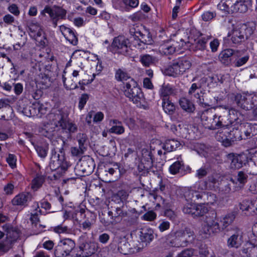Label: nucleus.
Segmentation results:
<instances>
[{
    "instance_id": "1",
    "label": "nucleus",
    "mask_w": 257,
    "mask_h": 257,
    "mask_svg": "<svg viewBox=\"0 0 257 257\" xmlns=\"http://www.w3.org/2000/svg\"><path fill=\"white\" fill-rule=\"evenodd\" d=\"M194 238L193 231L186 227L184 229L171 231L167 235V244L171 247H186L189 242V239Z\"/></svg>"
},
{
    "instance_id": "2",
    "label": "nucleus",
    "mask_w": 257,
    "mask_h": 257,
    "mask_svg": "<svg viewBox=\"0 0 257 257\" xmlns=\"http://www.w3.org/2000/svg\"><path fill=\"white\" fill-rule=\"evenodd\" d=\"M48 117L56 127L74 133L77 131L76 124L68 121V115L61 109H56L50 113Z\"/></svg>"
},
{
    "instance_id": "3",
    "label": "nucleus",
    "mask_w": 257,
    "mask_h": 257,
    "mask_svg": "<svg viewBox=\"0 0 257 257\" xmlns=\"http://www.w3.org/2000/svg\"><path fill=\"white\" fill-rule=\"evenodd\" d=\"M59 144L60 147H57L56 145V142H54V146H55V150H58L59 153H57L56 152H52V157L50 162V167L52 170H62L61 173H64L70 166L69 163L66 161L64 153L63 152V146L64 145V141L60 139L59 140ZM56 143L59 144L58 141Z\"/></svg>"
},
{
    "instance_id": "4",
    "label": "nucleus",
    "mask_w": 257,
    "mask_h": 257,
    "mask_svg": "<svg viewBox=\"0 0 257 257\" xmlns=\"http://www.w3.org/2000/svg\"><path fill=\"white\" fill-rule=\"evenodd\" d=\"M59 144L60 147H57L56 145V142H54V146H55V150H58L59 153H57L56 152H52V157L50 162V167L52 170H62L61 173H64L70 166L69 163L66 161L64 153L63 152V146L64 145V141L60 139L59 140ZM56 143L59 144L58 141Z\"/></svg>"
},
{
    "instance_id": "5",
    "label": "nucleus",
    "mask_w": 257,
    "mask_h": 257,
    "mask_svg": "<svg viewBox=\"0 0 257 257\" xmlns=\"http://www.w3.org/2000/svg\"><path fill=\"white\" fill-rule=\"evenodd\" d=\"M255 30V27L249 24H242L237 26L232 30L231 42L234 44H240L247 40Z\"/></svg>"
},
{
    "instance_id": "6",
    "label": "nucleus",
    "mask_w": 257,
    "mask_h": 257,
    "mask_svg": "<svg viewBox=\"0 0 257 257\" xmlns=\"http://www.w3.org/2000/svg\"><path fill=\"white\" fill-rule=\"evenodd\" d=\"M249 0H222L217 5L218 8L227 14L245 13L248 8L246 3Z\"/></svg>"
},
{
    "instance_id": "7",
    "label": "nucleus",
    "mask_w": 257,
    "mask_h": 257,
    "mask_svg": "<svg viewBox=\"0 0 257 257\" xmlns=\"http://www.w3.org/2000/svg\"><path fill=\"white\" fill-rule=\"evenodd\" d=\"M191 66L190 58L183 57L174 60L165 70L167 75L174 77L182 75Z\"/></svg>"
},
{
    "instance_id": "8",
    "label": "nucleus",
    "mask_w": 257,
    "mask_h": 257,
    "mask_svg": "<svg viewBox=\"0 0 257 257\" xmlns=\"http://www.w3.org/2000/svg\"><path fill=\"white\" fill-rule=\"evenodd\" d=\"M3 228L6 232V239L0 243V251L7 252L19 238L20 232L11 224H6L3 226Z\"/></svg>"
},
{
    "instance_id": "9",
    "label": "nucleus",
    "mask_w": 257,
    "mask_h": 257,
    "mask_svg": "<svg viewBox=\"0 0 257 257\" xmlns=\"http://www.w3.org/2000/svg\"><path fill=\"white\" fill-rule=\"evenodd\" d=\"M220 231V227L217 220V213L215 211H211L205 216L204 224L202 225L200 232L207 237L212 233Z\"/></svg>"
},
{
    "instance_id": "10",
    "label": "nucleus",
    "mask_w": 257,
    "mask_h": 257,
    "mask_svg": "<svg viewBox=\"0 0 257 257\" xmlns=\"http://www.w3.org/2000/svg\"><path fill=\"white\" fill-rule=\"evenodd\" d=\"M124 84V95L135 103L140 102L143 94L137 83L133 79H131Z\"/></svg>"
},
{
    "instance_id": "11",
    "label": "nucleus",
    "mask_w": 257,
    "mask_h": 257,
    "mask_svg": "<svg viewBox=\"0 0 257 257\" xmlns=\"http://www.w3.org/2000/svg\"><path fill=\"white\" fill-rule=\"evenodd\" d=\"M95 166L94 162L92 158L84 157L80 160L75 167V170L80 176H88L93 172Z\"/></svg>"
},
{
    "instance_id": "12",
    "label": "nucleus",
    "mask_w": 257,
    "mask_h": 257,
    "mask_svg": "<svg viewBox=\"0 0 257 257\" xmlns=\"http://www.w3.org/2000/svg\"><path fill=\"white\" fill-rule=\"evenodd\" d=\"M97 245L93 242H84L80 244L73 252L72 257H89L97 250Z\"/></svg>"
},
{
    "instance_id": "13",
    "label": "nucleus",
    "mask_w": 257,
    "mask_h": 257,
    "mask_svg": "<svg viewBox=\"0 0 257 257\" xmlns=\"http://www.w3.org/2000/svg\"><path fill=\"white\" fill-rule=\"evenodd\" d=\"M186 44L181 39L178 41L171 40L162 44L159 48V51L164 55H171L176 51L180 50Z\"/></svg>"
},
{
    "instance_id": "14",
    "label": "nucleus",
    "mask_w": 257,
    "mask_h": 257,
    "mask_svg": "<svg viewBox=\"0 0 257 257\" xmlns=\"http://www.w3.org/2000/svg\"><path fill=\"white\" fill-rule=\"evenodd\" d=\"M45 13H47L49 15L54 26L56 27L57 25L58 21L59 19H63L65 17L66 11L59 7H54L53 8L46 7L44 10L41 12L42 15H44Z\"/></svg>"
},
{
    "instance_id": "15",
    "label": "nucleus",
    "mask_w": 257,
    "mask_h": 257,
    "mask_svg": "<svg viewBox=\"0 0 257 257\" xmlns=\"http://www.w3.org/2000/svg\"><path fill=\"white\" fill-rule=\"evenodd\" d=\"M110 246L114 250L117 249L119 252L124 254H127L130 252V245L126 238L124 236H115Z\"/></svg>"
},
{
    "instance_id": "16",
    "label": "nucleus",
    "mask_w": 257,
    "mask_h": 257,
    "mask_svg": "<svg viewBox=\"0 0 257 257\" xmlns=\"http://www.w3.org/2000/svg\"><path fill=\"white\" fill-rule=\"evenodd\" d=\"M129 41L124 36H119L115 37L112 43L113 49L118 53L126 55L129 54Z\"/></svg>"
},
{
    "instance_id": "17",
    "label": "nucleus",
    "mask_w": 257,
    "mask_h": 257,
    "mask_svg": "<svg viewBox=\"0 0 257 257\" xmlns=\"http://www.w3.org/2000/svg\"><path fill=\"white\" fill-rule=\"evenodd\" d=\"M208 211L207 208L202 205H197L192 202H188L184 205L183 211L184 213L193 217L203 216Z\"/></svg>"
},
{
    "instance_id": "18",
    "label": "nucleus",
    "mask_w": 257,
    "mask_h": 257,
    "mask_svg": "<svg viewBox=\"0 0 257 257\" xmlns=\"http://www.w3.org/2000/svg\"><path fill=\"white\" fill-rule=\"evenodd\" d=\"M243 232L239 228H236L234 232L227 240V245L229 248H239L243 243Z\"/></svg>"
},
{
    "instance_id": "19",
    "label": "nucleus",
    "mask_w": 257,
    "mask_h": 257,
    "mask_svg": "<svg viewBox=\"0 0 257 257\" xmlns=\"http://www.w3.org/2000/svg\"><path fill=\"white\" fill-rule=\"evenodd\" d=\"M222 113H227V111H221L219 107L215 113V117H214V119H213L210 130H214L221 127H228L227 123L229 122L226 118L224 117Z\"/></svg>"
},
{
    "instance_id": "20",
    "label": "nucleus",
    "mask_w": 257,
    "mask_h": 257,
    "mask_svg": "<svg viewBox=\"0 0 257 257\" xmlns=\"http://www.w3.org/2000/svg\"><path fill=\"white\" fill-rule=\"evenodd\" d=\"M114 221L115 223L119 221L122 218L125 217H128L130 218L128 219V221L129 222V225H132L135 223L137 219V217L136 215L132 214L131 212L124 211L122 210V209L120 207H117L115 210V212L114 213Z\"/></svg>"
},
{
    "instance_id": "21",
    "label": "nucleus",
    "mask_w": 257,
    "mask_h": 257,
    "mask_svg": "<svg viewBox=\"0 0 257 257\" xmlns=\"http://www.w3.org/2000/svg\"><path fill=\"white\" fill-rule=\"evenodd\" d=\"M240 55V51L234 50L232 49H226L223 50L219 55V59L222 63L228 65L231 61V57L234 56L238 57Z\"/></svg>"
},
{
    "instance_id": "22",
    "label": "nucleus",
    "mask_w": 257,
    "mask_h": 257,
    "mask_svg": "<svg viewBox=\"0 0 257 257\" xmlns=\"http://www.w3.org/2000/svg\"><path fill=\"white\" fill-rule=\"evenodd\" d=\"M221 111H227V113H222L224 118L228 121L229 123H227L228 126L232 124V123L237 120L238 119V115H240V113L234 108H229L227 106H220L219 107Z\"/></svg>"
},
{
    "instance_id": "23",
    "label": "nucleus",
    "mask_w": 257,
    "mask_h": 257,
    "mask_svg": "<svg viewBox=\"0 0 257 257\" xmlns=\"http://www.w3.org/2000/svg\"><path fill=\"white\" fill-rule=\"evenodd\" d=\"M214 117H215V113L212 109H209L203 111L201 115V120L202 125L206 128L210 130Z\"/></svg>"
},
{
    "instance_id": "24",
    "label": "nucleus",
    "mask_w": 257,
    "mask_h": 257,
    "mask_svg": "<svg viewBox=\"0 0 257 257\" xmlns=\"http://www.w3.org/2000/svg\"><path fill=\"white\" fill-rule=\"evenodd\" d=\"M32 196L28 192H25L16 195L12 200L13 205L26 206L27 203L31 201Z\"/></svg>"
},
{
    "instance_id": "25",
    "label": "nucleus",
    "mask_w": 257,
    "mask_h": 257,
    "mask_svg": "<svg viewBox=\"0 0 257 257\" xmlns=\"http://www.w3.org/2000/svg\"><path fill=\"white\" fill-rule=\"evenodd\" d=\"M229 139H225L222 141V145L228 147L232 145L234 141L240 140L242 139L240 132L237 129H233L229 133Z\"/></svg>"
},
{
    "instance_id": "26",
    "label": "nucleus",
    "mask_w": 257,
    "mask_h": 257,
    "mask_svg": "<svg viewBox=\"0 0 257 257\" xmlns=\"http://www.w3.org/2000/svg\"><path fill=\"white\" fill-rule=\"evenodd\" d=\"M245 257H257V246L247 242L241 249Z\"/></svg>"
},
{
    "instance_id": "27",
    "label": "nucleus",
    "mask_w": 257,
    "mask_h": 257,
    "mask_svg": "<svg viewBox=\"0 0 257 257\" xmlns=\"http://www.w3.org/2000/svg\"><path fill=\"white\" fill-rule=\"evenodd\" d=\"M33 145L39 156L41 158H45L47 155L49 149L48 143L45 141H42L38 143L37 144H33Z\"/></svg>"
},
{
    "instance_id": "28",
    "label": "nucleus",
    "mask_w": 257,
    "mask_h": 257,
    "mask_svg": "<svg viewBox=\"0 0 257 257\" xmlns=\"http://www.w3.org/2000/svg\"><path fill=\"white\" fill-rule=\"evenodd\" d=\"M154 238V231L151 228H146L141 231L140 239L147 245Z\"/></svg>"
},
{
    "instance_id": "29",
    "label": "nucleus",
    "mask_w": 257,
    "mask_h": 257,
    "mask_svg": "<svg viewBox=\"0 0 257 257\" xmlns=\"http://www.w3.org/2000/svg\"><path fill=\"white\" fill-rule=\"evenodd\" d=\"M60 244L69 255L72 257L73 252L76 249L75 242L70 238H65L60 241Z\"/></svg>"
},
{
    "instance_id": "30",
    "label": "nucleus",
    "mask_w": 257,
    "mask_h": 257,
    "mask_svg": "<svg viewBox=\"0 0 257 257\" xmlns=\"http://www.w3.org/2000/svg\"><path fill=\"white\" fill-rule=\"evenodd\" d=\"M235 218V214L233 212H230L222 216L220 218V222L222 229H224L231 225Z\"/></svg>"
},
{
    "instance_id": "31",
    "label": "nucleus",
    "mask_w": 257,
    "mask_h": 257,
    "mask_svg": "<svg viewBox=\"0 0 257 257\" xmlns=\"http://www.w3.org/2000/svg\"><path fill=\"white\" fill-rule=\"evenodd\" d=\"M209 38L201 37L194 40V43L192 44V49L194 51H203L206 48V43Z\"/></svg>"
},
{
    "instance_id": "32",
    "label": "nucleus",
    "mask_w": 257,
    "mask_h": 257,
    "mask_svg": "<svg viewBox=\"0 0 257 257\" xmlns=\"http://www.w3.org/2000/svg\"><path fill=\"white\" fill-rule=\"evenodd\" d=\"M180 107L185 111L191 113L194 112L195 106L193 103L186 98L183 97L179 100Z\"/></svg>"
},
{
    "instance_id": "33",
    "label": "nucleus",
    "mask_w": 257,
    "mask_h": 257,
    "mask_svg": "<svg viewBox=\"0 0 257 257\" xmlns=\"http://www.w3.org/2000/svg\"><path fill=\"white\" fill-rule=\"evenodd\" d=\"M228 158L231 160L230 165L231 169H238L242 167L243 162L240 156H234L230 154L228 155Z\"/></svg>"
},
{
    "instance_id": "34",
    "label": "nucleus",
    "mask_w": 257,
    "mask_h": 257,
    "mask_svg": "<svg viewBox=\"0 0 257 257\" xmlns=\"http://www.w3.org/2000/svg\"><path fill=\"white\" fill-rule=\"evenodd\" d=\"M181 145V143L175 139H169L166 141L163 148L167 152L176 150Z\"/></svg>"
},
{
    "instance_id": "35",
    "label": "nucleus",
    "mask_w": 257,
    "mask_h": 257,
    "mask_svg": "<svg viewBox=\"0 0 257 257\" xmlns=\"http://www.w3.org/2000/svg\"><path fill=\"white\" fill-rule=\"evenodd\" d=\"M195 97L197 98V102L202 107H206L212 105V100L209 99V96L207 95H201L197 93L195 95Z\"/></svg>"
},
{
    "instance_id": "36",
    "label": "nucleus",
    "mask_w": 257,
    "mask_h": 257,
    "mask_svg": "<svg viewBox=\"0 0 257 257\" xmlns=\"http://www.w3.org/2000/svg\"><path fill=\"white\" fill-rule=\"evenodd\" d=\"M0 109H4L6 111V118H9V120L12 117L13 108L10 104V101L8 99L0 100Z\"/></svg>"
},
{
    "instance_id": "37",
    "label": "nucleus",
    "mask_w": 257,
    "mask_h": 257,
    "mask_svg": "<svg viewBox=\"0 0 257 257\" xmlns=\"http://www.w3.org/2000/svg\"><path fill=\"white\" fill-rule=\"evenodd\" d=\"M184 196L187 201H195L202 198V193L190 188L185 191Z\"/></svg>"
},
{
    "instance_id": "38",
    "label": "nucleus",
    "mask_w": 257,
    "mask_h": 257,
    "mask_svg": "<svg viewBox=\"0 0 257 257\" xmlns=\"http://www.w3.org/2000/svg\"><path fill=\"white\" fill-rule=\"evenodd\" d=\"M235 101L237 105L243 109L249 110L251 107V106L248 104L246 97L240 94H237L235 95Z\"/></svg>"
},
{
    "instance_id": "39",
    "label": "nucleus",
    "mask_w": 257,
    "mask_h": 257,
    "mask_svg": "<svg viewBox=\"0 0 257 257\" xmlns=\"http://www.w3.org/2000/svg\"><path fill=\"white\" fill-rule=\"evenodd\" d=\"M216 81L213 76L204 77L200 80V87L206 88V87L211 88L215 86Z\"/></svg>"
},
{
    "instance_id": "40",
    "label": "nucleus",
    "mask_w": 257,
    "mask_h": 257,
    "mask_svg": "<svg viewBox=\"0 0 257 257\" xmlns=\"http://www.w3.org/2000/svg\"><path fill=\"white\" fill-rule=\"evenodd\" d=\"M162 107L165 112L170 115L173 114L176 107L174 103L169 99H163L162 100Z\"/></svg>"
},
{
    "instance_id": "41",
    "label": "nucleus",
    "mask_w": 257,
    "mask_h": 257,
    "mask_svg": "<svg viewBox=\"0 0 257 257\" xmlns=\"http://www.w3.org/2000/svg\"><path fill=\"white\" fill-rule=\"evenodd\" d=\"M248 175L246 173L243 171H239L237 172L236 175L235 176V179L236 182L232 178L230 179V181L233 183L237 184L239 183V184L244 185L247 181Z\"/></svg>"
},
{
    "instance_id": "42",
    "label": "nucleus",
    "mask_w": 257,
    "mask_h": 257,
    "mask_svg": "<svg viewBox=\"0 0 257 257\" xmlns=\"http://www.w3.org/2000/svg\"><path fill=\"white\" fill-rule=\"evenodd\" d=\"M29 30L31 36L35 38L41 36L43 33L40 26L36 24H30L29 27Z\"/></svg>"
},
{
    "instance_id": "43",
    "label": "nucleus",
    "mask_w": 257,
    "mask_h": 257,
    "mask_svg": "<svg viewBox=\"0 0 257 257\" xmlns=\"http://www.w3.org/2000/svg\"><path fill=\"white\" fill-rule=\"evenodd\" d=\"M160 95L162 100L169 99V96L175 94L174 89L169 85L164 84L160 89Z\"/></svg>"
},
{
    "instance_id": "44",
    "label": "nucleus",
    "mask_w": 257,
    "mask_h": 257,
    "mask_svg": "<svg viewBox=\"0 0 257 257\" xmlns=\"http://www.w3.org/2000/svg\"><path fill=\"white\" fill-rule=\"evenodd\" d=\"M96 216L94 214L90 213L89 216L82 222L80 225L84 230H90L93 224L95 222Z\"/></svg>"
},
{
    "instance_id": "45",
    "label": "nucleus",
    "mask_w": 257,
    "mask_h": 257,
    "mask_svg": "<svg viewBox=\"0 0 257 257\" xmlns=\"http://www.w3.org/2000/svg\"><path fill=\"white\" fill-rule=\"evenodd\" d=\"M150 195L153 197L155 200L160 199L161 201V203H158L157 206L162 207L166 209L170 208L172 207V204L169 200L163 198L161 196L156 195L155 194H150Z\"/></svg>"
},
{
    "instance_id": "46",
    "label": "nucleus",
    "mask_w": 257,
    "mask_h": 257,
    "mask_svg": "<svg viewBox=\"0 0 257 257\" xmlns=\"http://www.w3.org/2000/svg\"><path fill=\"white\" fill-rule=\"evenodd\" d=\"M184 167L183 162L177 161L170 166L169 171L172 174L176 175L179 173L180 170H183Z\"/></svg>"
},
{
    "instance_id": "47",
    "label": "nucleus",
    "mask_w": 257,
    "mask_h": 257,
    "mask_svg": "<svg viewBox=\"0 0 257 257\" xmlns=\"http://www.w3.org/2000/svg\"><path fill=\"white\" fill-rule=\"evenodd\" d=\"M140 61L144 66L149 67L155 63L156 58L149 54H145L140 56Z\"/></svg>"
},
{
    "instance_id": "48",
    "label": "nucleus",
    "mask_w": 257,
    "mask_h": 257,
    "mask_svg": "<svg viewBox=\"0 0 257 257\" xmlns=\"http://www.w3.org/2000/svg\"><path fill=\"white\" fill-rule=\"evenodd\" d=\"M115 77L118 81H129L130 79H132L126 72L120 69L116 71Z\"/></svg>"
},
{
    "instance_id": "49",
    "label": "nucleus",
    "mask_w": 257,
    "mask_h": 257,
    "mask_svg": "<svg viewBox=\"0 0 257 257\" xmlns=\"http://www.w3.org/2000/svg\"><path fill=\"white\" fill-rule=\"evenodd\" d=\"M76 139L80 147H85V145L88 141V137L86 134L79 133L76 136Z\"/></svg>"
},
{
    "instance_id": "50",
    "label": "nucleus",
    "mask_w": 257,
    "mask_h": 257,
    "mask_svg": "<svg viewBox=\"0 0 257 257\" xmlns=\"http://www.w3.org/2000/svg\"><path fill=\"white\" fill-rule=\"evenodd\" d=\"M54 254L56 257H65L69 255L60 242L55 247Z\"/></svg>"
},
{
    "instance_id": "51",
    "label": "nucleus",
    "mask_w": 257,
    "mask_h": 257,
    "mask_svg": "<svg viewBox=\"0 0 257 257\" xmlns=\"http://www.w3.org/2000/svg\"><path fill=\"white\" fill-rule=\"evenodd\" d=\"M44 178L42 176H37L34 178L32 182V188L35 190H37L39 188L44 182Z\"/></svg>"
},
{
    "instance_id": "52",
    "label": "nucleus",
    "mask_w": 257,
    "mask_h": 257,
    "mask_svg": "<svg viewBox=\"0 0 257 257\" xmlns=\"http://www.w3.org/2000/svg\"><path fill=\"white\" fill-rule=\"evenodd\" d=\"M54 130L53 128H49L48 126L45 125L44 127L40 129L39 133L41 135L50 139L53 136Z\"/></svg>"
},
{
    "instance_id": "53",
    "label": "nucleus",
    "mask_w": 257,
    "mask_h": 257,
    "mask_svg": "<svg viewBox=\"0 0 257 257\" xmlns=\"http://www.w3.org/2000/svg\"><path fill=\"white\" fill-rule=\"evenodd\" d=\"M86 147H81L79 146V147H73L71 148V153L72 156L74 157L81 156L86 150Z\"/></svg>"
},
{
    "instance_id": "54",
    "label": "nucleus",
    "mask_w": 257,
    "mask_h": 257,
    "mask_svg": "<svg viewBox=\"0 0 257 257\" xmlns=\"http://www.w3.org/2000/svg\"><path fill=\"white\" fill-rule=\"evenodd\" d=\"M195 249L192 248H185L178 253L176 257H192L194 255Z\"/></svg>"
},
{
    "instance_id": "55",
    "label": "nucleus",
    "mask_w": 257,
    "mask_h": 257,
    "mask_svg": "<svg viewBox=\"0 0 257 257\" xmlns=\"http://www.w3.org/2000/svg\"><path fill=\"white\" fill-rule=\"evenodd\" d=\"M109 132L117 135H121L124 132V128L122 125V123L118 125H112L109 130Z\"/></svg>"
},
{
    "instance_id": "56",
    "label": "nucleus",
    "mask_w": 257,
    "mask_h": 257,
    "mask_svg": "<svg viewBox=\"0 0 257 257\" xmlns=\"http://www.w3.org/2000/svg\"><path fill=\"white\" fill-rule=\"evenodd\" d=\"M239 205L240 209L243 211H249L250 209H251L253 207L251 202L249 200L243 201L240 203Z\"/></svg>"
},
{
    "instance_id": "57",
    "label": "nucleus",
    "mask_w": 257,
    "mask_h": 257,
    "mask_svg": "<svg viewBox=\"0 0 257 257\" xmlns=\"http://www.w3.org/2000/svg\"><path fill=\"white\" fill-rule=\"evenodd\" d=\"M89 97V95L86 93L82 94L81 95L79 98L78 104V107L80 110H82L83 108L84 105L88 100Z\"/></svg>"
},
{
    "instance_id": "58",
    "label": "nucleus",
    "mask_w": 257,
    "mask_h": 257,
    "mask_svg": "<svg viewBox=\"0 0 257 257\" xmlns=\"http://www.w3.org/2000/svg\"><path fill=\"white\" fill-rule=\"evenodd\" d=\"M55 232L58 233H69L71 231V229L67 226L63 225H58L54 229Z\"/></svg>"
},
{
    "instance_id": "59",
    "label": "nucleus",
    "mask_w": 257,
    "mask_h": 257,
    "mask_svg": "<svg viewBox=\"0 0 257 257\" xmlns=\"http://www.w3.org/2000/svg\"><path fill=\"white\" fill-rule=\"evenodd\" d=\"M170 227V223L164 220H161L158 226V228L161 232H164L168 230Z\"/></svg>"
},
{
    "instance_id": "60",
    "label": "nucleus",
    "mask_w": 257,
    "mask_h": 257,
    "mask_svg": "<svg viewBox=\"0 0 257 257\" xmlns=\"http://www.w3.org/2000/svg\"><path fill=\"white\" fill-rule=\"evenodd\" d=\"M7 162L12 168L16 167L17 158L14 155L9 154L7 158Z\"/></svg>"
},
{
    "instance_id": "61",
    "label": "nucleus",
    "mask_w": 257,
    "mask_h": 257,
    "mask_svg": "<svg viewBox=\"0 0 257 257\" xmlns=\"http://www.w3.org/2000/svg\"><path fill=\"white\" fill-rule=\"evenodd\" d=\"M141 161L142 163L145 164V168L148 169L151 167L153 165V158L152 155L148 157L142 158Z\"/></svg>"
},
{
    "instance_id": "62",
    "label": "nucleus",
    "mask_w": 257,
    "mask_h": 257,
    "mask_svg": "<svg viewBox=\"0 0 257 257\" xmlns=\"http://www.w3.org/2000/svg\"><path fill=\"white\" fill-rule=\"evenodd\" d=\"M65 38L72 45H77L78 42L77 38L73 31L72 33H71L69 35H68L67 37H66Z\"/></svg>"
},
{
    "instance_id": "63",
    "label": "nucleus",
    "mask_w": 257,
    "mask_h": 257,
    "mask_svg": "<svg viewBox=\"0 0 257 257\" xmlns=\"http://www.w3.org/2000/svg\"><path fill=\"white\" fill-rule=\"evenodd\" d=\"M156 214L153 211H149L143 215V218L145 220L152 221L156 218Z\"/></svg>"
},
{
    "instance_id": "64",
    "label": "nucleus",
    "mask_w": 257,
    "mask_h": 257,
    "mask_svg": "<svg viewBox=\"0 0 257 257\" xmlns=\"http://www.w3.org/2000/svg\"><path fill=\"white\" fill-rule=\"evenodd\" d=\"M14 188V185L12 183H10L7 184L5 186L4 188V190L5 192V194L7 195L12 194L13 193Z\"/></svg>"
}]
</instances>
